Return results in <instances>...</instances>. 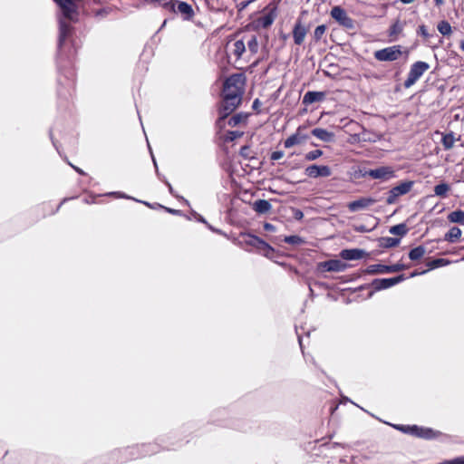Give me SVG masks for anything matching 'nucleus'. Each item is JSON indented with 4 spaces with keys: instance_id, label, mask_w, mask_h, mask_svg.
Returning <instances> with one entry per match:
<instances>
[{
    "instance_id": "nucleus-27",
    "label": "nucleus",
    "mask_w": 464,
    "mask_h": 464,
    "mask_svg": "<svg viewBox=\"0 0 464 464\" xmlns=\"http://www.w3.org/2000/svg\"><path fill=\"white\" fill-rule=\"evenodd\" d=\"M380 247L393 248L400 245L401 238L395 237H381L377 238Z\"/></svg>"
},
{
    "instance_id": "nucleus-41",
    "label": "nucleus",
    "mask_w": 464,
    "mask_h": 464,
    "mask_svg": "<svg viewBox=\"0 0 464 464\" xmlns=\"http://www.w3.org/2000/svg\"><path fill=\"white\" fill-rule=\"evenodd\" d=\"M116 450L117 449L110 452V454L108 455V462H106L105 464H121L126 462L124 457H121L122 453L114 455Z\"/></svg>"
},
{
    "instance_id": "nucleus-60",
    "label": "nucleus",
    "mask_w": 464,
    "mask_h": 464,
    "mask_svg": "<svg viewBox=\"0 0 464 464\" xmlns=\"http://www.w3.org/2000/svg\"><path fill=\"white\" fill-rule=\"evenodd\" d=\"M367 171H368V169H366L365 168H363V169H359L358 170H356V171L354 172V176H355V178H357V179L369 177V175H368Z\"/></svg>"
},
{
    "instance_id": "nucleus-4",
    "label": "nucleus",
    "mask_w": 464,
    "mask_h": 464,
    "mask_svg": "<svg viewBox=\"0 0 464 464\" xmlns=\"http://www.w3.org/2000/svg\"><path fill=\"white\" fill-rule=\"evenodd\" d=\"M362 411H365L364 409L361 408ZM367 413H369L373 418H376L380 421H382L383 423L392 427L394 430H399L402 432L403 434L411 435L419 439H423L426 440H437L439 437L442 436L443 433L440 430H434L430 427H424L420 426L417 424H394L391 423L385 420H381L380 418L374 416L373 414L370 413L366 411Z\"/></svg>"
},
{
    "instance_id": "nucleus-14",
    "label": "nucleus",
    "mask_w": 464,
    "mask_h": 464,
    "mask_svg": "<svg viewBox=\"0 0 464 464\" xmlns=\"http://www.w3.org/2000/svg\"><path fill=\"white\" fill-rule=\"evenodd\" d=\"M331 17L342 27L348 30L355 29V21L347 14L341 5H334L330 12Z\"/></svg>"
},
{
    "instance_id": "nucleus-56",
    "label": "nucleus",
    "mask_w": 464,
    "mask_h": 464,
    "mask_svg": "<svg viewBox=\"0 0 464 464\" xmlns=\"http://www.w3.org/2000/svg\"><path fill=\"white\" fill-rule=\"evenodd\" d=\"M261 105H262V102L258 98H256L253 101L252 109H253V111H255L256 114L262 113V110L260 109Z\"/></svg>"
},
{
    "instance_id": "nucleus-58",
    "label": "nucleus",
    "mask_w": 464,
    "mask_h": 464,
    "mask_svg": "<svg viewBox=\"0 0 464 464\" xmlns=\"http://www.w3.org/2000/svg\"><path fill=\"white\" fill-rule=\"evenodd\" d=\"M282 0H272L266 6V9H275V13L277 14L278 11V5L281 3Z\"/></svg>"
},
{
    "instance_id": "nucleus-6",
    "label": "nucleus",
    "mask_w": 464,
    "mask_h": 464,
    "mask_svg": "<svg viewBox=\"0 0 464 464\" xmlns=\"http://www.w3.org/2000/svg\"><path fill=\"white\" fill-rule=\"evenodd\" d=\"M351 267L350 264L345 263L342 258H332L325 261H321L316 264L315 273L321 275L324 278L328 276L325 275L327 272H343Z\"/></svg>"
},
{
    "instance_id": "nucleus-44",
    "label": "nucleus",
    "mask_w": 464,
    "mask_h": 464,
    "mask_svg": "<svg viewBox=\"0 0 464 464\" xmlns=\"http://www.w3.org/2000/svg\"><path fill=\"white\" fill-rule=\"evenodd\" d=\"M258 41L256 35H252L247 42V47L251 53L256 54L258 52Z\"/></svg>"
},
{
    "instance_id": "nucleus-36",
    "label": "nucleus",
    "mask_w": 464,
    "mask_h": 464,
    "mask_svg": "<svg viewBox=\"0 0 464 464\" xmlns=\"http://www.w3.org/2000/svg\"><path fill=\"white\" fill-rule=\"evenodd\" d=\"M456 140L457 139L455 138L454 132L450 131L442 135L441 144L444 150H449L453 148Z\"/></svg>"
},
{
    "instance_id": "nucleus-9",
    "label": "nucleus",
    "mask_w": 464,
    "mask_h": 464,
    "mask_svg": "<svg viewBox=\"0 0 464 464\" xmlns=\"http://www.w3.org/2000/svg\"><path fill=\"white\" fill-rule=\"evenodd\" d=\"M415 184L414 180L404 179L401 180L397 185L392 187L387 192L386 204L392 205L395 204L400 197H402L408 194Z\"/></svg>"
},
{
    "instance_id": "nucleus-48",
    "label": "nucleus",
    "mask_w": 464,
    "mask_h": 464,
    "mask_svg": "<svg viewBox=\"0 0 464 464\" xmlns=\"http://www.w3.org/2000/svg\"><path fill=\"white\" fill-rule=\"evenodd\" d=\"M111 12V8L110 7H102L96 11H94V16L103 18L106 17L108 14H110Z\"/></svg>"
},
{
    "instance_id": "nucleus-54",
    "label": "nucleus",
    "mask_w": 464,
    "mask_h": 464,
    "mask_svg": "<svg viewBox=\"0 0 464 464\" xmlns=\"http://www.w3.org/2000/svg\"><path fill=\"white\" fill-rule=\"evenodd\" d=\"M417 34L422 36L423 38H429L430 36L425 24H420L418 26Z\"/></svg>"
},
{
    "instance_id": "nucleus-7",
    "label": "nucleus",
    "mask_w": 464,
    "mask_h": 464,
    "mask_svg": "<svg viewBox=\"0 0 464 464\" xmlns=\"http://www.w3.org/2000/svg\"><path fill=\"white\" fill-rule=\"evenodd\" d=\"M403 53L406 56L409 54V50H402V46L395 44L382 49L376 50L373 53V57L379 62H394L397 61Z\"/></svg>"
},
{
    "instance_id": "nucleus-45",
    "label": "nucleus",
    "mask_w": 464,
    "mask_h": 464,
    "mask_svg": "<svg viewBox=\"0 0 464 464\" xmlns=\"http://www.w3.org/2000/svg\"><path fill=\"white\" fill-rule=\"evenodd\" d=\"M323 154H324V151L322 150H311V151L307 152L304 155V159L307 161H314V160H317L318 158H320L321 156H323Z\"/></svg>"
},
{
    "instance_id": "nucleus-59",
    "label": "nucleus",
    "mask_w": 464,
    "mask_h": 464,
    "mask_svg": "<svg viewBox=\"0 0 464 464\" xmlns=\"http://www.w3.org/2000/svg\"><path fill=\"white\" fill-rule=\"evenodd\" d=\"M255 0H245V1H242L240 2L237 5V11L238 12H242L243 10H245L251 3H253Z\"/></svg>"
},
{
    "instance_id": "nucleus-1",
    "label": "nucleus",
    "mask_w": 464,
    "mask_h": 464,
    "mask_svg": "<svg viewBox=\"0 0 464 464\" xmlns=\"http://www.w3.org/2000/svg\"><path fill=\"white\" fill-rule=\"evenodd\" d=\"M58 7V37L56 51L57 96L67 101L75 86L74 59L77 53L74 24L79 22L80 7L84 0H53Z\"/></svg>"
},
{
    "instance_id": "nucleus-2",
    "label": "nucleus",
    "mask_w": 464,
    "mask_h": 464,
    "mask_svg": "<svg viewBox=\"0 0 464 464\" xmlns=\"http://www.w3.org/2000/svg\"><path fill=\"white\" fill-rule=\"evenodd\" d=\"M188 430L186 427L181 428L180 433ZM179 432L173 431L167 435L159 436L153 443L138 444L140 458L150 456L160 452V450H174L183 445L181 440H176Z\"/></svg>"
},
{
    "instance_id": "nucleus-23",
    "label": "nucleus",
    "mask_w": 464,
    "mask_h": 464,
    "mask_svg": "<svg viewBox=\"0 0 464 464\" xmlns=\"http://www.w3.org/2000/svg\"><path fill=\"white\" fill-rule=\"evenodd\" d=\"M239 106H237V104H235L234 102H230L221 99L218 106V114H221V119L227 118Z\"/></svg>"
},
{
    "instance_id": "nucleus-35",
    "label": "nucleus",
    "mask_w": 464,
    "mask_h": 464,
    "mask_svg": "<svg viewBox=\"0 0 464 464\" xmlns=\"http://www.w3.org/2000/svg\"><path fill=\"white\" fill-rule=\"evenodd\" d=\"M451 262L446 258H435L426 263L427 269L426 271H431L442 266H446L450 265Z\"/></svg>"
},
{
    "instance_id": "nucleus-8",
    "label": "nucleus",
    "mask_w": 464,
    "mask_h": 464,
    "mask_svg": "<svg viewBox=\"0 0 464 464\" xmlns=\"http://www.w3.org/2000/svg\"><path fill=\"white\" fill-rule=\"evenodd\" d=\"M227 411L226 409H219L213 412L211 419L218 426L231 428L240 431H247L248 427L246 422L234 419H218V416H225Z\"/></svg>"
},
{
    "instance_id": "nucleus-24",
    "label": "nucleus",
    "mask_w": 464,
    "mask_h": 464,
    "mask_svg": "<svg viewBox=\"0 0 464 464\" xmlns=\"http://www.w3.org/2000/svg\"><path fill=\"white\" fill-rule=\"evenodd\" d=\"M311 134L324 142H332L334 140V133L324 128H314Z\"/></svg>"
},
{
    "instance_id": "nucleus-11",
    "label": "nucleus",
    "mask_w": 464,
    "mask_h": 464,
    "mask_svg": "<svg viewBox=\"0 0 464 464\" xmlns=\"http://www.w3.org/2000/svg\"><path fill=\"white\" fill-rule=\"evenodd\" d=\"M262 13H264L262 16L254 19L246 24V30L259 31L261 28L267 29L274 24L277 16V14L275 13V9L271 10L264 7Z\"/></svg>"
},
{
    "instance_id": "nucleus-17",
    "label": "nucleus",
    "mask_w": 464,
    "mask_h": 464,
    "mask_svg": "<svg viewBox=\"0 0 464 464\" xmlns=\"http://www.w3.org/2000/svg\"><path fill=\"white\" fill-rule=\"evenodd\" d=\"M367 173L369 177L373 179L387 180L395 177V171L390 166H382L376 169H369Z\"/></svg>"
},
{
    "instance_id": "nucleus-18",
    "label": "nucleus",
    "mask_w": 464,
    "mask_h": 464,
    "mask_svg": "<svg viewBox=\"0 0 464 464\" xmlns=\"http://www.w3.org/2000/svg\"><path fill=\"white\" fill-rule=\"evenodd\" d=\"M340 257L344 261L360 260L369 256V253L362 248H344L339 253Z\"/></svg>"
},
{
    "instance_id": "nucleus-62",
    "label": "nucleus",
    "mask_w": 464,
    "mask_h": 464,
    "mask_svg": "<svg viewBox=\"0 0 464 464\" xmlns=\"http://www.w3.org/2000/svg\"><path fill=\"white\" fill-rule=\"evenodd\" d=\"M227 118L221 119V114H218V119L216 120L215 125L218 129L222 130L225 127V121Z\"/></svg>"
},
{
    "instance_id": "nucleus-34",
    "label": "nucleus",
    "mask_w": 464,
    "mask_h": 464,
    "mask_svg": "<svg viewBox=\"0 0 464 464\" xmlns=\"http://www.w3.org/2000/svg\"><path fill=\"white\" fill-rule=\"evenodd\" d=\"M260 254L275 262H276V258L282 256V255L267 242Z\"/></svg>"
},
{
    "instance_id": "nucleus-20",
    "label": "nucleus",
    "mask_w": 464,
    "mask_h": 464,
    "mask_svg": "<svg viewBox=\"0 0 464 464\" xmlns=\"http://www.w3.org/2000/svg\"><path fill=\"white\" fill-rule=\"evenodd\" d=\"M241 237H246L244 243L246 246L256 248L258 251V253L262 252L265 245L266 244V240L250 232L241 233Z\"/></svg>"
},
{
    "instance_id": "nucleus-43",
    "label": "nucleus",
    "mask_w": 464,
    "mask_h": 464,
    "mask_svg": "<svg viewBox=\"0 0 464 464\" xmlns=\"http://www.w3.org/2000/svg\"><path fill=\"white\" fill-rule=\"evenodd\" d=\"M327 29V26L326 24H319L315 27L314 31V35H313V38H314V41L315 43L319 42L323 35L324 34L325 31Z\"/></svg>"
},
{
    "instance_id": "nucleus-26",
    "label": "nucleus",
    "mask_w": 464,
    "mask_h": 464,
    "mask_svg": "<svg viewBox=\"0 0 464 464\" xmlns=\"http://www.w3.org/2000/svg\"><path fill=\"white\" fill-rule=\"evenodd\" d=\"M139 449L140 448H138V444L133 445V446H129V447H126L123 449H117L114 455L119 454V453L126 454V457H124V459H126V461L137 459H140Z\"/></svg>"
},
{
    "instance_id": "nucleus-12",
    "label": "nucleus",
    "mask_w": 464,
    "mask_h": 464,
    "mask_svg": "<svg viewBox=\"0 0 464 464\" xmlns=\"http://www.w3.org/2000/svg\"><path fill=\"white\" fill-rule=\"evenodd\" d=\"M410 267V264H404L400 261L392 265L372 264L368 266L363 272L368 275L391 274L402 271Z\"/></svg>"
},
{
    "instance_id": "nucleus-38",
    "label": "nucleus",
    "mask_w": 464,
    "mask_h": 464,
    "mask_svg": "<svg viewBox=\"0 0 464 464\" xmlns=\"http://www.w3.org/2000/svg\"><path fill=\"white\" fill-rule=\"evenodd\" d=\"M283 241L292 246H300L305 243V239L299 235L285 236Z\"/></svg>"
},
{
    "instance_id": "nucleus-22",
    "label": "nucleus",
    "mask_w": 464,
    "mask_h": 464,
    "mask_svg": "<svg viewBox=\"0 0 464 464\" xmlns=\"http://www.w3.org/2000/svg\"><path fill=\"white\" fill-rule=\"evenodd\" d=\"M406 25L405 21H401L400 18L395 19L388 29V36L391 41H397L399 34H401Z\"/></svg>"
},
{
    "instance_id": "nucleus-25",
    "label": "nucleus",
    "mask_w": 464,
    "mask_h": 464,
    "mask_svg": "<svg viewBox=\"0 0 464 464\" xmlns=\"http://www.w3.org/2000/svg\"><path fill=\"white\" fill-rule=\"evenodd\" d=\"M252 209L259 215L266 214L272 209V204L266 199H256L251 204Z\"/></svg>"
},
{
    "instance_id": "nucleus-16",
    "label": "nucleus",
    "mask_w": 464,
    "mask_h": 464,
    "mask_svg": "<svg viewBox=\"0 0 464 464\" xmlns=\"http://www.w3.org/2000/svg\"><path fill=\"white\" fill-rule=\"evenodd\" d=\"M304 174L312 179L327 178L332 175V169L328 165L311 164L305 168Z\"/></svg>"
},
{
    "instance_id": "nucleus-5",
    "label": "nucleus",
    "mask_w": 464,
    "mask_h": 464,
    "mask_svg": "<svg viewBox=\"0 0 464 464\" xmlns=\"http://www.w3.org/2000/svg\"><path fill=\"white\" fill-rule=\"evenodd\" d=\"M163 8L174 14H179L184 21H191L195 15L190 4L181 0H169L163 4Z\"/></svg>"
},
{
    "instance_id": "nucleus-64",
    "label": "nucleus",
    "mask_w": 464,
    "mask_h": 464,
    "mask_svg": "<svg viewBox=\"0 0 464 464\" xmlns=\"http://www.w3.org/2000/svg\"><path fill=\"white\" fill-rule=\"evenodd\" d=\"M263 228H264V230H266L267 232H276V226L269 222H265L263 224Z\"/></svg>"
},
{
    "instance_id": "nucleus-33",
    "label": "nucleus",
    "mask_w": 464,
    "mask_h": 464,
    "mask_svg": "<svg viewBox=\"0 0 464 464\" xmlns=\"http://www.w3.org/2000/svg\"><path fill=\"white\" fill-rule=\"evenodd\" d=\"M248 116H249V113L243 112V111L237 112L228 119L227 124L230 127H237V125L241 124L242 122H246Z\"/></svg>"
},
{
    "instance_id": "nucleus-46",
    "label": "nucleus",
    "mask_w": 464,
    "mask_h": 464,
    "mask_svg": "<svg viewBox=\"0 0 464 464\" xmlns=\"http://www.w3.org/2000/svg\"><path fill=\"white\" fill-rule=\"evenodd\" d=\"M105 196H108V197H115V198H125V199H131V200H134L135 201V198L131 197V196H129L127 195L126 193L124 192H121V191H111V192H107L104 194Z\"/></svg>"
},
{
    "instance_id": "nucleus-61",
    "label": "nucleus",
    "mask_w": 464,
    "mask_h": 464,
    "mask_svg": "<svg viewBox=\"0 0 464 464\" xmlns=\"http://www.w3.org/2000/svg\"><path fill=\"white\" fill-rule=\"evenodd\" d=\"M293 216L295 220H302L304 218V212L299 208H293Z\"/></svg>"
},
{
    "instance_id": "nucleus-19",
    "label": "nucleus",
    "mask_w": 464,
    "mask_h": 464,
    "mask_svg": "<svg viewBox=\"0 0 464 464\" xmlns=\"http://www.w3.org/2000/svg\"><path fill=\"white\" fill-rule=\"evenodd\" d=\"M375 202L376 199L372 197H361L355 200L350 201L347 204V208L351 212H357L367 208L368 207L373 205Z\"/></svg>"
},
{
    "instance_id": "nucleus-3",
    "label": "nucleus",
    "mask_w": 464,
    "mask_h": 464,
    "mask_svg": "<svg viewBox=\"0 0 464 464\" xmlns=\"http://www.w3.org/2000/svg\"><path fill=\"white\" fill-rule=\"evenodd\" d=\"M246 77L243 72L229 75L223 83L222 99L240 106L245 92Z\"/></svg>"
},
{
    "instance_id": "nucleus-55",
    "label": "nucleus",
    "mask_w": 464,
    "mask_h": 464,
    "mask_svg": "<svg viewBox=\"0 0 464 464\" xmlns=\"http://www.w3.org/2000/svg\"><path fill=\"white\" fill-rule=\"evenodd\" d=\"M204 225L207 227L208 229H209L211 232L213 233H216V234H218V235H221L223 237H227V234L226 232H224L223 230L219 229V228H217L215 227H213L211 224H209L208 221L207 223H204Z\"/></svg>"
},
{
    "instance_id": "nucleus-47",
    "label": "nucleus",
    "mask_w": 464,
    "mask_h": 464,
    "mask_svg": "<svg viewBox=\"0 0 464 464\" xmlns=\"http://www.w3.org/2000/svg\"><path fill=\"white\" fill-rule=\"evenodd\" d=\"M438 464H464V455L458 456L450 459H445Z\"/></svg>"
},
{
    "instance_id": "nucleus-21",
    "label": "nucleus",
    "mask_w": 464,
    "mask_h": 464,
    "mask_svg": "<svg viewBox=\"0 0 464 464\" xmlns=\"http://www.w3.org/2000/svg\"><path fill=\"white\" fill-rule=\"evenodd\" d=\"M326 97V92L324 91H307L302 100V103L305 106L310 104L323 102Z\"/></svg>"
},
{
    "instance_id": "nucleus-13",
    "label": "nucleus",
    "mask_w": 464,
    "mask_h": 464,
    "mask_svg": "<svg viewBox=\"0 0 464 464\" xmlns=\"http://www.w3.org/2000/svg\"><path fill=\"white\" fill-rule=\"evenodd\" d=\"M429 69L430 64L427 62L417 61L413 63L411 65L408 76L403 82L404 88L409 89L414 85Z\"/></svg>"
},
{
    "instance_id": "nucleus-32",
    "label": "nucleus",
    "mask_w": 464,
    "mask_h": 464,
    "mask_svg": "<svg viewBox=\"0 0 464 464\" xmlns=\"http://www.w3.org/2000/svg\"><path fill=\"white\" fill-rule=\"evenodd\" d=\"M450 190V186L449 183L445 181H441L434 186L433 191L434 195L440 198H447L449 192Z\"/></svg>"
},
{
    "instance_id": "nucleus-52",
    "label": "nucleus",
    "mask_w": 464,
    "mask_h": 464,
    "mask_svg": "<svg viewBox=\"0 0 464 464\" xmlns=\"http://www.w3.org/2000/svg\"><path fill=\"white\" fill-rule=\"evenodd\" d=\"M353 229L358 233H369V232H372L374 229V227L368 228L365 225L360 224V225H353Z\"/></svg>"
},
{
    "instance_id": "nucleus-30",
    "label": "nucleus",
    "mask_w": 464,
    "mask_h": 464,
    "mask_svg": "<svg viewBox=\"0 0 464 464\" xmlns=\"http://www.w3.org/2000/svg\"><path fill=\"white\" fill-rule=\"evenodd\" d=\"M462 231L459 227H452L447 233H445L443 240L453 244L460 239Z\"/></svg>"
},
{
    "instance_id": "nucleus-57",
    "label": "nucleus",
    "mask_w": 464,
    "mask_h": 464,
    "mask_svg": "<svg viewBox=\"0 0 464 464\" xmlns=\"http://www.w3.org/2000/svg\"><path fill=\"white\" fill-rule=\"evenodd\" d=\"M285 155V152L283 150H276V151H273L270 155V160H273V161H276V160H279L280 159H282Z\"/></svg>"
},
{
    "instance_id": "nucleus-39",
    "label": "nucleus",
    "mask_w": 464,
    "mask_h": 464,
    "mask_svg": "<svg viewBox=\"0 0 464 464\" xmlns=\"http://www.w3.org/2000/svg\"><path fill=\"white\" fill-rule=\"evenodd\" d=\"M437 29L439 33L443 36H450L452 34V27L450 24L446 20L439 22Z\"/></svg>"
},
{
    "instance_id": "nucleus-10",
    "label": "nucleus",
    "mask_w": 464,
    "mask_h": 464,
    "mask_svg": "<svg viewBox=\"0 0 464 464\" xmlns=\"http://www.w3.org/2000/svg\"><path fill=\"white\" fill-rule=\"evenodd\" d=\"M407 279L404 274H400L392 277L375 278L371 282L372 291L369 297H372L375 292L389 289Z\"/></svg>"
},
{
    "instance_id": "nucleus-40",
    "label": "nucleus",
    "mask_w": 464,
    "mask_h": 464,
    "mask_svg": "<svg viewBox=\"0 0 464 464\" xmlns=\"http://www.w3.org/2000/svg\"><path fill=\"white\" fill-rule=\"evenodd\" d=\"M246 52V44L243 39H239L234 44L233 53L237 59H240L242 54Z\"/></svg>"
},
{
    "instance_id": "nucleus-15",
    "label": "nucleus",
    "mask_w": 464,
    "mask_h": 464,
    "mask_svg": "<svg viewBox=\"0 0 464 464\" xmlns=\"http://www.w3.org/2000/svg\"><path fill=\"white\" fill-rule=\"evenodd\" d=\"M307 11L303 10L301 14L296 18L295 24L292 29V35L294 39V43L296 45H301L304 43V40L310 29V25H304L303 24V15L306 14Z\"/></svg>"
},
{
    "instance_id": "nucleus-63",
    "label": "nucleus",
    "mask_w": 464,
    "mask_h": 464,
    "mask_svg": "<svg viewBox=\"0 0 464 464\" xmlns=\"http://www.w3.org/2000/svg\"><path fill=\"white\" fill-rule=\"evenodd\" d=\"M163 183L167 186L169 194L173 197L176 196L177 192L174 190L172 185L169 183L166 177H163Z\"/></svg>"
},
{
    "instance_id": "nucleus-37",
    "label": "nucleus",
    "mask_w": 464,
    "mask_h": 464,
    "mask_svg": "<svg viewBox=\"0 0 464 464\" xmlns=\"http://www.w3.org/2000/svg\"><path fill=\"white\" fill-rule=\"evenodd\" d=\"M448 220L450 223H456L459 225H464V210L462 209H456L454 211H451L448 215Z\"/></svg>"
},
{
    "instance_id": "nucleus-42",
    "label": "nucleus",
    "mask_w": 464,
    "mask_h": 464,
    "mask_svg": "<svg viewBox=\"0 0 464 464\" xmlns=\"http://www.w3.org/2000/svg\"><path fill=\"white\" fill-rule=\"evenodd\" d=\"M244 132L239 130H227L224 137L225 142H232L243 136Z\"/></svg>"
},
{
    "instance_id": "nucleus-50",
    "label": "nucleus",
    "mask_w": 464,
    "mask_h": 464,
    "mask_svg": "<svg viewBox=\"0 0 464 464\" xmlns=\"http://www.w3.org/2000/svg\"><path fill=\"white\" fill-rule=\"evenodd\" d=\"M136 202L141 203L151 209H163L164 206L160 203H150L149 201L135 199Z\"/></svg>"
},
{
    "instance_id": "nucleus-53",
    "label": "nucleus",
    "mask_w": 464,
    "mask_h": 464,
    "mask_svg": "<svg viewBox=\"0 0 464 464\" xmlns=\"http://www.w3.org/2000/svg\"><path fill=\"white\" fill-rule=\"evenodd\" d=\"M190 215H191L190 218H193L197 222L202 223V224L207 223V219L202 215L198 213L196 210L191 209Z\"/></svg>"
},
{
    "instance_id": "nucleus-29",
    "label": "nucleus",
    "mask_w": 464,
    "mask_h": 464,
    "mask_svg": "<svg viewBox=\"0 0 464 464\" xmlns=\"http://www.w3.org/2000/svg\"><path fill=\"white\" fill-rule=\"evenodd\" d=\"M409 232V227H407L405 222L396 224L394 226L390 227L389 233L395 236V237H400L401 239L405 237Z\"/></svg>"
},
{
    "instance_id": "nucleus-31",
    "label": "nucleus",
    "mask_w": 464,
    "mask_h": 464,
    "mask_svg": "<svg viewBox=\"0 0 464 464\" xmlns=\"http://www.w3.org/2000/svg\"><path fill=\"white\" fill-rule=\"evenodd\" d=\"M303 128V126H299L295 133L291 134L288 138L285 140L284 147L285 149L292 148L293 146L301 143L300 130Z\"/></svg>"
},
{
    "instance_id": "nucleus-49",
    "label": "nucleus",
    "mask_w": 464,
    "mask_h": 464,
    "mask_svg": "<svg viewBox=\"0 0 464 464\" xmlns=\"http://www.w3.org/2000/svg\"><path fill=\"white\" fill-rule=\"evenodd\" d=\"M163 209L169 213V214H171V215H174V216H180V217H186L188 220H190V217L189 216H187L183 213V211L179 210V209H175V208H169V207H165L163 208Z\"/></svg>"
},
{
    "instance_id": "nucleus-28",
    "label": "nucleus",
    "mask_w": 464,
    "mask_h": 464,
    "mask_svg": "<svg viewBox=\"0 0 464 464\" xmlns=\"http://www.w3.org/2000/svg\"><path fill=\"white\" fill-rule=\"evenodd\" d=\"M427 250L425 246L420 245L411 248L408 252V257L412 262L420 261L426 254Z\"/></svg>"
},
{
    "instance_id": "nucleus-51",
    "label": "nucleus",
    "mask_w": 464,
    "mask_h": 464,
    "mask_svg": "<svg viewBox=\"0 0 464 464\" xmlns=\"http://www.w3.org/2000/svg\"><path fill=\"white\" fill-rule=\"evenodd\" d=\"M249 151H250V146L244 145L239 150V156L242 157L244 160H251L252 157L249 155Z\"/></svg>"
}]
</instances>
